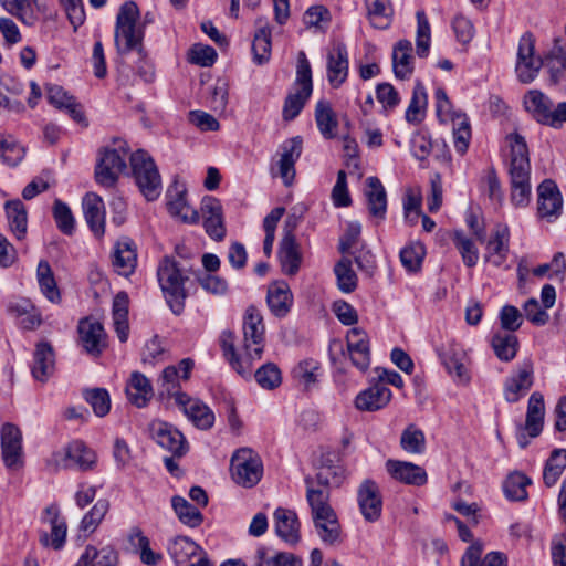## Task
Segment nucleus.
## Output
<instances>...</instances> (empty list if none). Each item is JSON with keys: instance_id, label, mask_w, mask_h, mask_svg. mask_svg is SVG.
I'll list each match as a JSON object with an SVG mask.
<instances>
[{"instance_id": "obj_1", "label": "nucleus", "mask_w": 566, "mask_h": 566, "mask_svg": "<svg viewBox=\"0 0 566 566\" xmlns=\"http://www.w3.org/2000/svg\"><path fill=\"white\" fill-rule=\"evenodd\" d=\"M327 473L328 470L317 473L318 488L314 486L312 476H306L304 482L315 531L324 544L333 546L340 543L342 527L336 512L329 504Z\"/></svg>"}, {"instance_id": "obj_2", "label": "nucleus", "mask_w": 566, "mask_h": 566, "mask_svg": "<svg viewBox=\"0 0 566 566\" xmlns=\"http://www.w3.org/2000/svg\"><path fill=\"white\" fill-rule=\"evenodd\" d=\"M511 148L509 174L511 177V203L524 208L531 201V164L528 148L523 136L512 133L506 136Z\"/></svg>"}, {"instance_id": "obj_3", "label": "nucleus", "mask_w": 566, "mask_h": 566, "mask_svg": "<svg viewBox=\"0 0 566 566\" xmlns=\"http://www.w3.org/2000/svg\"><path fill=\"white\" fill-rule=\"evenodd\" d=\"M138 19L139 10L134 1L122 4L116 17L114 40L119 54H127L136 50L140 59H144V30L137 24Z\"/></svg>"}, {"instance_id": "obj_4", "label": "nucleus", "mask_w": 566, "mask_h": 566, "mask_svg": "<svg viewBox=\"0 0 566 566\" xmlns=\"http://www.w3.org/2000/svg\"><path fill=\"white\" fill-rule=\"evenodd\" d=\"M157 276L170 310L176 315L181 314L187 297L185 290L187 277L182 275L177 263L170 258H165L159 263Z\"/></svg>"}, {"instance_id": "obj_5", "label": "nucleus", "mask_w": 566, "mask_h": 566, "mask_svg": "<svg viewBox=\"0 0 566 566\" xmlns=\"http://www.w3.org/2000/svg\"><path fill=\"white\" fill-rule=\"evenodd\" d=\"M132 175L148 201L156 200L163 189L161 177L154 159L145 150H136L129 157Z\"/></svg>"}, {"instance_id": "obj_6", "label": "nucleus", "mask_w": 566, "mask_h": 566, "mask_svg": "<svg viewBox=\"0 0 566 566\" xmlns=\"http://www.w3.org/2000/svg\"><path fill=\"white\" fill-rule=\"evenodd\" d=\"M313 92L312 69L303 51L298 53L294 92L289 94L283 106V118L293 120L298 116Z\"/></svg>"}, {"instance_id": "obj_7", "label": "nucleus", "mask_w": 566, "mask_h": 566, "mask_svg": "<svg viewBox=\"0 0 566 566\" xmlns=\"http://www.w3.org/2000/svg\"><path fill=\"white\" fill-rule=\"evenodd\" d=\"M525 109L539 124L552 128H562L566 123V102L556 106L552 99L538 90H531L524 97Z\"/></svg>"}, {"instance_id": "obj_8", "label": "nucleus", "mask_w": 566, "mask_h": 566, "mask_svg": "<svg viewBox=\"0 0 566 566\" xmlns=\"http://www.w3.org/2000/svg\"><path fill=\"white\" fill-rule=\"evenodd\" d=\"M231 474L234 482L244 488L258 484L263 474L261 458L250 448H241L231 457Z\"/></svg>"}, {"instance_id": "obj_9", "label": "nucleus", "mask_w": 566, "mask_h": 566, "mask_svg": "<svg viewBox=\"0 0 566 566\" xmlns=\"http://www.w3.org/2000/svg\"><path fill=\"white\" fill-rule=\"evenodd\" d=\"M265 326L260 311L249 306L243 317V347L249 360H260L264 349Z\"/></svg>"}, {"instance_id": "obj_10", "label": "nucleus", "mask_w": 566, "mask_h": 566, "mask_svg": "<svg viewBox=\"0 0 566 566\" xmlns=\"http://www.w3.org/2000/svg\"><path fill=\"white\" fill-rule=\"evenodd\" d=\"M127 148L123 145L118 149H105L95 168L96 182L105 188L116 185L119 175L126 169Z\"/></svg>"}, {"instance_id": "obj_11", "label": "nucleus", "mask_w": 566, "mask_h": 566, "mask_svg": "<svg viewBox=\"0 0 566 566\" xmlns=\"http://www.w3.org/2000/svg\"><path fill=\"white\" fill-rule=\"evenodd\" d=\"M151 439L174 458L184 457L189 449L188 442L180 430L169 422L154 420L149 424Z\"/></svg>"}, {"instance_id": "obj_12", "label": "nucleus", "mask_w": 566, "mask_h": 566, "mask_svg": "<svg viewBox=\"0 0 566 566\" xmlns=\"http://www.w3.org/2000/svg\"><path fill=\"white\" fill-rule=\"evenodd\" d=\"M535 40L530 32L524 33L518 42L515 72L522 83H531L537 76L543 62L535 56Z\"/></svg>"}, {"instance_id": "obj_13", "label": "nucleus", "mask_w": 566, "mask_h": 566, "mask_svg": "<svg viewBox=\"0 0 566 566\" xmlns=\"http://www.w3.org/2000/svg\"><path fill=\"white\" fill-rule=\"evenodd\" d=\"M349 74L348 51L344 43L336 42L331 45L326 54V78L333 88H339Z\"/></svg>"}, {"instance_id": "obj_14", "label": "nucleus", "mask_w": 566, "mask_h": 566, "mask_svg": "<svg viewBox=\"0 0 566 566\" xmlns=\"http://www.w3.org/2000/svg\"><path fill=\"white\" fill-rule=\"evenodd\" d=\"M563 211V197L557 185L544 180L537 188V214L547 222L557 220Z\"/></svg>"}, {"instance_id": "obj_15", "label": "nucleus", "mask_w": 566, "mask_h": 566, "mask_svg": "<svg viewBox=\"0 0 566 566\" xmlns=\"http://www.w3.org/2000/svg\"><path fill=\"white\" fill-rule=\"evenodd\" d=\"M0 448L3 463L8 469L22 465V432L15 424L7 422L2 426Z\"/></svg>"}, {"instance_id": "obj_16", "label": "nucleus", "mask_w": 566, "mask_h": 566, "mask_svg": "<svg viewBox=\"0 0 566 566\" xmlns=\"http://www.w3.org/2000/svg\"><path fill=\"white\" fill-rule=\"evenodd\" d=\"M357 502L364 518L374 523L382 513V499L379 486L373 480H365L357 490Z\"/></svg>"}, {"instance_id": "obj_17", "label": "nucleus", "mask_w": 566, "mask_h": 566, "mask_svg": "<svg viewBox=\"0 0 566 566\" xmlns=\"http://www.w3.org/2000/svg\"><path fill=\"white\" fill-rule=\"evenodd\" d=\"M53 460L56 468H78L88 470L96 461L95 452L87 448L83 441L75 440L69 443L65 454L54 453Z\"/></svg>"}, {"instance_id": "obj_18", "label": "nucleus", "mask_w": 566, "mask_h": 566, "mask_svg": "<svg viewBox=\"0 0 566 566\" xmlns=\"http://www.w3.org/2000/svg\"><path fill=\"white\" fill-rule=\"evenodd\" d=\"M42 522L50 525L51 532L50 534L42 532L40 543L45 547L61 549L66 539L67 526L65 520L60 515L59 506L55 504L48 506L43 512Z\"/></svg>"}, {"instance_id": "obj_19", "label": "nucleus", "mask_w": 566, "mask_h": 566, "mask_svg": "<svg viewBox=\"0 0 566 566\" xmlns=\"http://www.w3.org/2000/svg\"><path fill=\"white\" fill-rule=\"evenodd\" d=\"M77 331L80 343L90 355L98 356L106 347V333L97 319L92 317L81 319Z\"/></svg>"}, {"instance_id": "obj_20", "label": "nucleus", "mask_w": 566, "mask_h": 566, "mask_svg": "<svg viewBox=\"0 0 566 566\" xmlns=\"http://www.w3.org/2000/svg\"><path fill=\"white\" fill-rule=\"evenodd\" d=\"M303 140L300 136L286 139L280 146L277 161L279 175L285 186H291L295 178V164L301 157Z\"/></svg>"}, {"instance_id": "obj_21", "label": "nucleus", "mask_w": 566, "mask_h": 566, "mask_svg": "<svg viewBox=\"0 0 566 566\" xmlns=\"http://www.w3.org/2000/svg\"><path fill=\"white\" fill-rule=\"evenodd\" d=\"M347 350L352 364L360 371H366L370 365V347L366 332L353 327L346 335Z\"/></svg>"}, {"instance_id": "obj_22", "label": "nucleus", "mask_w": 566, "mask_h": 566, "mask_svg": "<svg viewBox=\"0 0 566 566\" xmlns=\"http://www.w3.org/2000/svg\"><path fill=\"white\" fill-rule=\"evenodd\" d=\"M510 251V230L505 224H496L485 245L484 259L492 265L502 266Z\"/></svg>"}, {"instance_id": "obj_23", "label": "nucleus", "mask_w": 566, "mask_h": 566, "mask_svg": "<svg viewBox=\"0 0 566 566\" xmlns=\"http://www.w3.org/2000/svg\"><path fill=\"white\" fill-rule=\"evenodd\" d=\"M176 403L180 406L187 418L199 429L207 430L213 426L214 415L210 408L187 394H178Z\"/></svg>"}, {"instance_id": "obj_24", "label": "nucleus", "mask_w": 566, "mask_h": 566, "mask_svg": "<svg viewBox=\"0 0 566 566\" xmlns=\"http://www.w3.org/2000/svg\"><path fill=\"white\" fill-rule=\"evenodd\" d=\"M219 344L222 349L223 357L230 366L243 378L252 375V365L254 360H249L247 354L240 357L235 350V335L233 332L222 331L219 337Z\"/></svg>"}, {"instance_id": "obj_25", "label": "nucleus", "mask_w": 566, "mask_h": 566, "mask_svg": "<svg viewBox=\"0 0 566 566\" xmlns=\"http://www.w3.org/2000/svg\"><path fill=\"white\" fill-rule=\"evenodd\" d=\"M112 264L119 275L129 276L134 273L137 265V252L133 240L123 238L116 242Z\"/></svg>"}, {"instance_id": "obj_26", "label": "nucleus", "mask_w": 566, "mask_h": 566, "mask_svg": "<svg viewBox=\"0 0 566 566\" xmlns=\"http://www.w3.org/2000/svg\"><path fill=\"white\" fill-rule=\"evenodd\" d=\"M276 535L289 545H295L301 539L300 522L294 511L279 507L274 512Z\"/></svg>"}, {"instance_id": "obj_27", "label": "nucleus", "mask_w": 566, "mask_h": 566, "mask_svg": "<svg viewBox=\"0 0 566 566\" xmlns=\"http://www.w3.org/2000/svg\"><path fill=\"white\" fill-rule=\"evenodd\" d=\"M533 385V366L524 363L516 374L509 377L504 386V398L509 402H516Z\"/></svg>"}, {"instance_id": "obj_28", "label": "nucleus", "mask_w": 566, "mask_h": 566, "mask_svg": "<svg viewBox=\"0 0 566 566\" xmlns=\"http://www.w3.org/2000/svg\"><path fill=\"white\" fill-rule=\"evenodd\" d=\"M83 212L92 232L101 238L105 233V206L102 198L93 192L83 198Z\"/></svg>"}, {"instance_id": "obj_29", "label": "nucleus", "mask_w": 566, "mask_h": 566, "mask_svg": "<svg viewBox=\"0 0 566 566\" xmlns=\"http://www.w3.org/2000/svg\"><path fill=\"white\" fill-rule=\"evenodd\" d=\"M391 397V390L377 382L357 395L355 406L361 411H376L386 407Z\"/></svg>"}, {"instance_id": "obj_30", "label": "nucleus", "mask_w": 566, "mask_h": 566, "mask_svg": "<svg viewBox=\"0 0 566 566\" xmlns=\"http://www.w3.org/2000/svg\"><path fill=\"white\" fill-rule=\"evenodd\" d=\"M387 471L397 481L410 485H423L427 483V473L421 467L406 461L388 460Z\"/></svg>"}, {"instance_id": "obj_31", "label": "nucleus", "mask_w": 566, "mask_h": 566, "mask_svg": "<svg viewBox=\"0 0 566 566\" xmlns=\"http://www.w3.org/2000/svg\"><path fill=\"white\" fill-rule=\"evenodd\" d=\"M193 367V361L189 358L182 359L178 367L168 366L163 370L160 378V387L161 394H166L176 399L178 394H182L179 391V380L189 378L190 371Z\"/></svg>"}, {"instance_id": "obj_32", "label": "nucleus", "mask_w": 566, "mask_h": 566, "mask_svg": "<svg viewBox=\"0 0 566 566\" xmlns=\"http://www.w3.org/2000/svg\"><path fill=\"white\" fill-rule=\"evenodd\" d=\"M266 302L270 311L276 317H284L293 304V295L287 283L280 281L268 289Z\"/></svg>"}, {"instance_id": "obj_33", "label": "nucleus", "mask_w": 566, "mask_h": 566, "mask_svg": "<svg viewBox=\"0 0 566 566\" xmlns=\"http://www.w3.org/2000/svg\"><path fill=\"white\" fill-rule=\"evenodd\" d=\"M365 196L369 213L379 220H384L387 211V195L381 181L377 177L366 179Z\"/></svg>"}, {"instance_id": "obj_34", "label": "nucleus", "mask_w": 566, "mask_h": 566, "mask_svg": "<svg viewBox=\"0 0 566 566\" xmlns=\"http://www.w3.org/2000/svg\"><path fill=\"white\" fill-rule=\"evenodd\" d=\"M279 260L284 274L293 276L298 272L302 253L296 239L282 238L279 247Z\"/></svg>"}, {"instance_id": "obj_35", "label": "nucleus", "mask_w": 566, "mask_h": 566, "mask_svg": "<svg viewBox=\"0 0 566 566\" xmlns=\"http://www.w3.org/2000/svg\"><path fill=\"white\" fill-rule=\"evenodd\" d=\"M54 352L52 346L46 342H41L34 350V363L32 366V375L39 381H46L54 371Z\"/></svg>"}, {"instance_id": "obj_36", "label": "nucleus", "mask_w": 566, "mask_h": 566, "mask_svg": "<svg viewBox=\"0 0 566 566\" xmlns=\"http://www.w3.org/2000/svg\"><path fill=\"white\" fill-rule=\"evenodd\" d=\"M412 44L409 40H400L392 51L394 73L397 78L406 80L413 73Z\"/></svg>"}, {"instance_id": "obj_37", "label": "nucleus", "mask_w": 566, "mask_h": 566, "mask_svg": "<svg viewBox=\"0 0 566 566\" xmlns=\"http://www.w3.org/2000/svg\"><path fill=\"white\" fill-rule=\"evenodd\" d=\"M168 210L172 216L179 217L182 221L188 223H196L199 221L198 212L189 206L186 199V189L175 187L168 189Z\"/></svg>"}, {"instance_id": "obj_38", "label": "nucleus", "mask_w": 566, "mask_h": 566, "mask_svg": "<svg viewBox=\"0 0 566 566\" xmlns=\"http://www.w3.org/2000/svg\"><path fill=\"white\" fill-rule=\"evenodd\" d=\"M545 406L543 395L535 391L530 396L524 430L531 438L537 437L544 424Z\"/></svg>"}, {"instance_id": "obj_39", "label": "nucleus", "mask_w": 566, "mask_h": 566, "mask_svg": "<svg viewBox=\"0 0 566 566\" xmlns=\"http://www.w3.org/2000/svg\"><path fill=\"white\" fill-rule=\"evenodd\" d=\"M366 17L375 29L385 30L392 22L394 10L390 0H364Z\"/></svg>"}, {"instance_id": "obj_40", "label": "nucleus", "mask_w": 566, "mask_h": 566, "mask_svg": "<svg viewBox=\"0 0 566 566\" xmlns=\"http://www.w3.org/2000/svg\"><path fill=\"white\" fill-rule=\"evenodd\" d=\"M483 545L480 542L471 544L461 559V566H506V559L502 553L491 552L481 559Z\"/></svg>"}, {"instance_id": "obj_41", "label": "nucleus", "mask_w": 566, "mask_h": 566, "mask_svg": "<svg viewBox=\"0 0 566 566\" xmlns=\"http://www.w3.org/2000/svg\"><path fill=\"white\" fill-rule=\"evenodd\" d=\"M4 210L11 232L18 240L24 239L28 230V212L23 202L19 199L4 203Z\"/></svg>"}, {"instance_id": "obj_42", "label": "nucleus", "mask_w": 566, "mask_h": 566, "mask_svg": "<svg viewBox=\"0 0 566 566\" xmlns=\"http://www.w3.org/2000/svg\"><path fill=\"white\" fill-rule=\"evenodd\" d=\"M126 395L136 407H145L153 397L150 381L145 375L138 371L133 373L126 387Z\"/></svg>"}, {"instance_id": "obj_43", "label": "nucleus", "mask_w": 566, "mask_h": 566, "mask_svg": "<svg viewBox=\"0 0 566 566\" xmlns=\"http://www.w3.org/2000/svg\"><path fill=\"white\" fill-rule=\"evenodd\" d=\"M440 358L448 373L453 376L457 381L465 384L470 380V376L463 363L464 354L461 349L451 346L440 352Z\"/></svg>"}, {"instance_id": "obj_44", "label": "nucleus", "mask_w": 566, "mask_h": 566, "mask_svg": "<svg viewBox=\"0 0 566 566\" xmlns=\"http://www.w3.org/2000/svg\"><path fill=\"white\" fill-rule=\"evenodd\" d=\"M202 548L187 536H176L168 544V553L178 565H187Z\"/></svg>"}, {"instance_id": "obj_45", "label": "nucleus", "mask_w": 566, "mask_h": 566, "mask_svg": "<svg viewBox=\"0 0 566 566\" xmlns=\"http://www.w3.org/2000/svg\"><path fill=\"white\" fill-rule=\"evenodd\" d=\"M113 325L118 339L125 343L129 335L128 325V298L124 293H118L113 302Z\"/></svg>"}, {"instance_id": "obj_46", "label": "nucleus", "mask_w": 566, "mask_h": 566, "mask_svg": "<svg viewBox=\"0 0 566 566\" xmlns=\"http://www.w3.org/2000/svg\"><path fill=\"white\" fill-rule=\"evenodd\" d=\"M256 23L259 24V30L252 42L253 59L255 63L263 64L271 54V29L262 18H259Z\"/></svg>"}, {"instance_id": "obj_47", "label": "nucleus", "mask_w": 566, "mask_h": 566, "mask_svg": "<svg viewBox=\"0 0 566 566\" xmlns=\"http://www.w3.org/2000/svg\"><path fill=\"white\" fill-rule=\"evenodd\" d=\"M0 4L9 14L25 25H33L38 20L34 12L38 0H0Z\"/></svg>"}, {"instance_id": "obj_48", "label": "nucleus", "mask_w": 566, "mask_h": 566, "mask_svg": "<svg viewBox=\"0 0 566 566\" xmlns=\"http://www.w3.org/2000/svg\"><path fill=\"white\" fill-rule=\"evenodd\" d=\"M315 120L321 134L332 139L336 136L338 122L332 106L326 101H319L315 108Z\"/></svg>"}, {"instance_id": "obj_49", "label": "nucleus", "mask_w": 566, "mask_h": 566, "mask_svg": "<svg viewBox=\"0 0 566 566\" xmlns=\"http://www.w3.org/2000/svg\"><path fill=\"white\" fill-rule=\"evenodd\" d=\"M427 104L428 95L426 88L420 81H417L412 91L409 106L406 109V120L410 124H419L423 119Z\"/></svg>"}, {"instance_id": "obj_50", "label": "nucleus", "mask_w": 566, "mask_h": 566, "mask_svg": "<svg viewBox=\"0 0 566 566\" xmlns=\"http://www.w3.org/2000/svg\"><path fill=\"white\" fill-rule=\"evenodd\" d=\"M36 276L43 295L52 303L60 302V290L56 285L52 269L48 261L39 262L36 269Z\"/></svg>"}, {"instance_id": "obj_51", "label": "nucleus", "mask_w": 566, "mask_h": 566, "mask_svg": "<svg viewBox=\"0 0 566 566\" xmlns=\"http://www.w3.org/2000/svg\"><path fill=\"white\" fill-rule=\"evenodd\" d=\"M171 506L179 521L189 527H198L203 522L201 512L182 496H172Z\"/></svg>"}, {"instance_id": "obj_52", "label": "nucleus", "mask_w": 566, "mask_h": 566, "mask_svg": "<svg viewBox=\"0 0 566 566\" xmlns=\"http://www.w3.org/2000/svg\"><path fill=\"white\" fill-rule=\"evenodd\" d=\"M453 130L454 148L460 155H464L471 140V126L465 114H455L450 117Z\"/></svg>"}, {"instance_id": "obj_53", "label": "nucleus", "mask_w": 566, "mask_h": 566, "mask_svg": "<svg viewBox=\"0 0 566 566\" xmlns=\"http://www.w3.org/2000/svg\"><path fill=\"white\" fill-rule=\"evenodd\" d=\"M566 468V449H555L547 459L543 480L546 486L552 488L556 484Z\"/></svg>"}, {"instance_id": "obj_54", "label": "nucleus", "mask_w": 566, "mask_h": 566, "mask_svg": "<svg viewBox=\"0 0 566 566\" xmlns=\"http://www.w3.org/2000/svg\"><path fill=\"white\" fill-rule=\"evenodd\" d=\"M491 344L500 360L510 361L516 356L518 340L514 334L497 333L492 337Z\"/></svg>"}, {"instance_id": "obj_55", "label": "nucleus", "mask_w": 566, "mask_h": 566, "mask_svg": "<svg viewBox=\"0 0 566 566\" xmlns=\"http://www.w3.org/2000/svg\"><path fill=\"white\" fill-rule=\"evenodd\" d=\"M337 286L343 293H352L357 287L358 277L353 270L352 261L347 258L340 259L334 266Z\"/></svg>"}, {"instance_id": "obj_56", "label": "nucleus", "mask_w": 566, "mask_h": 566, "mask_svg": "<svg viewBox=\"0 0 566 566\" xmlns=\"http://www.w3.org/2000/svg\"><path fill=\"white\" fill-rule=\"evenodd\" d=\"M531 479L521 472L510 474L503 483L505 496L511 501H524L527 499L526 488Z\"/></svg>"}, {"instance_id": "obj_57", "label": "nucleus", "mask_w": 566, "mask_h": 566, "mask_svg": "<svg viewBox=\"0 0 566 566\" xmlns=\"http://www.w3.org/2000/svg\"><path fill=\"white\" fill-rule=\"evenodd\" d=\"M452 240L457 250L461 254L463 263L468 268L475 266L479 261V250L472 239L463 231L457 230L453 233Z\"/></svg>"}, {"instance_id": "obj_58", "label": "nucleus", "mask_w": 566, "mask_h": 566, "mask_svg": "<svg viewBox=\"0 0 566 566\" xmlns=\"http://www.w3.org/2000/svg\"><path fill=\"white\" fill-rule=\"evenodd\" d=\"M129 542L139 549L140 560L145 565L155 566L161 560V554L155 553L150 548L149 539L143 534L140 528L136 527L132 530Z\"/></svg>"}, {"instance_id": "obj_59", "label": "nucleus", "mask_w": 566, "mask_h": 566, "mask_svg": "<svg viewBox=\"0 0 566 566\" xmlns=\"http://www.w3.org/2000/svg\"><path fill=\"white\" fill-rule=\"evenodd\" d=\"M109 510L107 500H98L81 521L80 530L85 534H92L101 524Z\"/></svg>"}, {"instance_id": "obj_60", "label": "nucleus", "mask_w": 566, "mask_h": 566, "mask_svg": "<svg viewBox=\"0 0 566 566\" xmlns=\"http://www.w3.org/2000/svg\"><path fill=\"white\" fill-rule=\"evenodd\" d=\"M546 66L551 81L566 87V53L562 49L554 50L547 57Z\"/></svg>"}, {"instance_id": "obj_61", "label": "nucleus", "mask_w": 566, "mask_h": 566, "mask_svg": "<svg viewBox=\"0 0 566 566\" xmlns=\"http://www.w3.org/2000/svg\"><path fill=\"white\" fill-rule=\"evenodd\" d=\"M85 401L92 407L97 417L106 416L111 410L109 394L104 388L86 389L83 392Z\"/></svg>"}, {"instance_id": "obj_62", "label": "nucleus", "mask_w": 566, "mask_h": 566, "mask_svg": "<svg viewBox=\"0 0 566 566\" xmlns=\"http://www.w3.org/2000/svg\"><path fill=\"white\" fill-rule=\"evenodd\" d=\"M416 51L419 57H426L430 51L431 31L427 15L423 11L417 12Z\"/></svg>"}, {"instance_id": "obj_63", "label": "nucleus", "mask_w": 566, "mask_h": 566, "mask_svg": "<svg viewBox=\"0 0 566 566\" xmlns=\"http://www.w3.org/2000/svg\"><path fill=\"white\" fill-rule=\"evenodd\" d=\"M400 446L405 451L409 453H422L426 449V438L423 432L415 426L410 424L403 430L401 434Z\"/></svg>"}, {"instance_id": "obj_64", "label": "nucleus", "mask_w": 566, "mask_h": 566, "mask_svg": "<svg viewBox=\"0 0 566 566\" xmlns=\"http://www.w3.org/2000/svg\"><path fill=\"white\" fill-rule=\"evenodd\" d=\"M53 218L59 230L72 235L75 230V220L70 207L61 200H55L53 205Z\"/></svg>"}]
</instances>
